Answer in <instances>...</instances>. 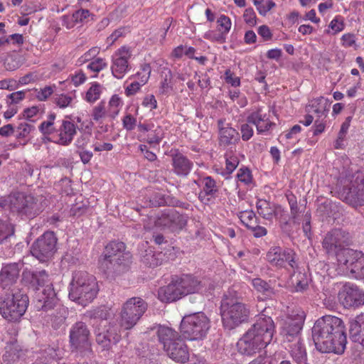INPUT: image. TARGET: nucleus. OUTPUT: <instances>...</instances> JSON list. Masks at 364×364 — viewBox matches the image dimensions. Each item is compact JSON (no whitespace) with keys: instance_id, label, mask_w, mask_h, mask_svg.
I'll use <instances>...</instances> for the list:
<instances>
[{"instance_id":"nucleus-62","label":"nucleus","mask_w":364,"mask_h":364,"mask_svg":"<svg viewBox=\"0 0 364 364\" xmlns=\"http://www.w3.org/2000/svg\"><path fill=\"white\" fill-rule=\"evenodd\" d=\"M244 21L251 25L254 26L256 24V14L253 9L248 8L245 9L243 14Z\"/></svg>"},{"instance_id":"nucleus-58","label":"nucleus","mask_w":364,"mask_h":364,"mask_svg":"<svg viewBox=\"0 0 364 364\" xmlns=\"http://www.w3.org/2000/svg\"><path fill=\"white\" fill-rule=\"evenodd\" d=\"M123 127L127 131L133 130L136 125V119L132 114H127L122 119Z\"/></svg>"},{"instance_id":"nucleus-28","label":"nucleus","mask_w":364,"mask_h":364,"mask_svg":"<svg viewBox=\"0 0 364 364\" xmlns=\"http://www.w3.org/2000/svg\"><path fill=\"white\" fill-rule=\"evenodd\" d=\"M58 132V138L55 143L62 146H68L76 134V125L70 121L63 120Z\"/></svg>"},{"instance_id":"nucleus-19","label":"nucleus","mask_w":364,"mask_h":364,"mask_svg":"<svg viewBox=\"0 0 364 364\" xmlns=\"http://www.w3.org/2000/svg\"><path fill=\"white\" fill-rule=\"evenodd\" d=\"M23 267L21 262L4 264L0 271V287L4 291L18 288L16 284Z\"/></svg>"},{"instance_id":"nucleus-13","label":"nucleus","mask_w":364,"mask_h":364,"mask_svg":"<svg viewBox=\"0 0 364 364\" xmlns=\"http://www.w3.org/2000/svg\"><path fill=\"white\" fill-rule=\"evenodd\" d=\"M352 238L350 233L342 229H333L327 232L323 240L322 246L326 254L336 257L344 250L350 249Z\"/></svg>"},{"instance_id":"nucleus-8","label":"nucleus","mask_w":364,"mask_h":364,"mask_svg":"<svg viewBox=\"0 0 364 364\" xmlns=\"http://www.w3.org/2000/svg\"><path fill=\"white\" fill-rule=\"evenodd\" d=\"M69 298L85 306L93 301L98 292L95 278L84 271H76L70 283Z\"/></svg>"},{"instance_id":"nucleus-41","label":"nucleus","mask_w":364,"mask_h":364,"mask_svg":"<svg viewBox=\"0 0 364 364\" xmlns=\"http://www.w3.org/2000/svg\"><path fill=\"white\" fill-rule=\"evenodd\" d=\"M55 114L51 113L48 115V120L43 121L39 126V130L43 135H50L55 132L54 120Z\"/></svg>"},{"instance_id":"nucleus-18","label":"nucleus","mask_w":364,"mask_h":364,"mask_svg":"<svg viewBox=\"0 0 364 364\" xmlns=\"http://www.w3.org/2000/svg\"><path fill=\"white\" fill-rule=\"evenodd\" d=\"M188 217L173 209L164 210L155 220L156 227L168 229L171 232L182 230L187 224Z\"/></svg>"},{"instance_id":"nucleus-57","label":"nucleus","mask_w":364,"mask_h":364,"mask_svg":"<svg viewBox=\"0 0 364 364\" xmlns=\"http://www.w3.org/2000/svg\"><path fill=\"white\" fill-rule=\"evenodd\" d=\"M107 67V63L102 58H98L92 61L88 65L87 68L95 73H99Z\"/></svg>"},{"instance_id":"nucleus-29","label":"nucleus","mask_w":364,"mask_h":364,"mask_svg":"<svg viewBox=\"0 0 364 364\" xmlns=\"http://www.w3.org/2000/svg\"><path fill=\"white\" fill-rule=\"evenodd\" d=\"M142 316H139L138 314L132 313L128 310H126L124 307L122 306L120 314H119V320L117 323L119 325V328L121 331L123 330H129L132 329L139 321L141 319Z\"/></svg>"},{"instance_id":"nucleus-47","label":"nucleus","mask_w":364,"mask_h":364,"mask_svg":"<svg viewBox=\"0 0 364 364\" xmlns=\"http://www.w3.org/2000/svg\"><path fill=\"white\" fill-rule=\"evenodd\" d=\"M35 129V127L33 124L28 123H21L17 127L18 134L16 135L17 139L25 138Z\"/></svg>"},{"instance_id":"nucleus-21","label":"nucleus","mask_w":364,"mask_h":364,"mask_svg":"<svg viewBox=\"0 0 364 364\" xmlns=\"http://www.w3.org/2000/svg\"><path fill=\"white\" fill-rule=\"evenodd\" d=\"M304 316L302 314L291 315L284 321L282 327V334L288 342L294 339L298 340L300 331L302 328Z\"/></svg>"},{"instance_id":"nucleus-24","label":"nucleus","mask_w":364,"mask_h":364,"mask_svg":"<svg viewBox=\"0 0 364 364\" xmlns=\"http://www.w3.org/2000/svg\"><path fill=\"white\" fill-rule=\"evenodd\" d=\"M177 279L172 280L167 286L161 287L158 291V298L163 302L175 301L183 296Z\"/></svg>"},{"instance_id":"nucleus-11","label":"nucleus","mask_w":364,"mask_h":364,"mask_svg":"<svg viewBox=\"0 0 364 364\" xmlns=\"http://www.w3.org/2000/svg\"><path fill=\"white\" fill-rule=\"evenodd\" d=\"M336 191L338 198L346 203L353 207L364 205L363 178H341L336 184Z\"/></svg>"},{"instance_id":"nucleus-61","label":"nucleus","mask_w":364,"mask_h":364,"mask_svg":"<svg viewBox=\"0 0 364 364\" xmlns=\"http://www.w3.org/2000/svg\"><path fill=\"white\" fill-rule=\"evenodd\" d=\"M36 92V97L41 101H45L53 94V88L51 86H46Z\"/></svg>"},{"instance_id":"nucleus-44","label":"nucleus","mask_w":364,"mask_h":364,"mask_svg":"<svg viewBox=\"0 0 364 364\" xmlns=\"http://www.w3.org/2000/svg\"><path fill=\"white\" fill-rule=\"evenodd\" d=\"M14 234V227L7 222H2L0 220V244L9 237Z\"/></svg>"},{"instance_id":"nucleus-23","label":"nucleus","mask_w":364,"mask_h":364,"mask_svg":"<svg viewBox=\"0 0 364 364\" xmlns=\"http://www.w3.org/2000/svg\"><path fill=\"white\" fill-rule=\"evenodd\" d=\"M177 280L183 296L191 294L202 293L205 291L204 289L205 281L200 280L193 275L183 274Z\"/></svg>"},{"instance_id":"nucleus-64","label":"nucleus","mask_w":364,"mask_h":364,"mask_svg":"<svg viewBox=\"0 0 364 364\" xmlns=\"http://www.w3.org/2000/svg\"><path fill=\"white\" fill-rule=\"evenodd\" d=\"M142 105L149 108L150 110L156 109L157 107V102L154 95H148L145 96L142 102Z\"/></svg>"},{"instance_id":"nucleus-20","label":"nucleus","mask_w":364,"mask_h":364,"mask_svg":"<svg viewBox=\"0 0 364 364\" xmlns=\"http://www.w3.org/2000/svg\"><path fill=\"white\" fill-rule=\"evenodd\" d=\"M90 330L82 321L74 323L70 331V343L74 349H81L89 346Z\"/></svg>"},{"instance_id":"nucleus-38","label":"nucleus","mask_w":364,"mask_h":364,"mask_svg":"<svg viewBox=\"0 0 364 364\" xmlns=\"http://www.w3.org/2000/svg\"><path fill=\"white\" fill-rule=\"evenodd\" d=\"M58 358L56 350L54 348L48 347L45 349L33 364H52Z\"/></svg>"},{"instance_id":"nucleus-42","label":"nucleus","mask_w":364,"mask_h":364,"mask_svg":"<svg viewBox=\"0 0 364 364\" xmlns=\"http://www.w3.org/2000/svg\"><path fill=\"white\" fill-rule=\"evenodd\" d=\"M265 115L262 114L261 109H258L257 111L251 113L247 118V122L256 126L258 132H262L263 127L259 125L261 122L265 117Z\"/></svg>"},{"instance_id":"nucleus-63","label":"nucleus","mask_w":364,"mask_h":364,"mask_svg":"<svg viewBox=\"0 0 364 364\" xmlns=\"http://www.w3.org/2000/svg\"><path fill=\"white\" fill-rule=\"evenodd\" d=\"M329 27L334 31L335 33L341 31L344 28V24L342 18L341 16H337L333 18L331 21Z\"/></svg>"},{"instance_id":"nucleus-3","label":"nucleus","mask_w":364,"mask_h":364,"mask_svg":"<svg viewBox=\"0 0 364 364\" xmlns=\"http://www.w3.org/2000/svg\"><path fill=\"white\" fill-rule=\"evenodd\" d=\"M250 314V308L242 302L240 294L234 288L228 289L220 304V314L224 327L230 330L236 328L248 321Z\"/></svg>"},{"instance_id":"nucleus-59","label":"nucleus","mask_w":364,"mask_h":364,"mask_svg":"<svg viewBox=\"0 0 364 364\" xmlns=\"http://www.w3.org/2000/svg\"><path fill=\"white\" fill-rule=\"evenodd\" d=\"M250 124V123L247 122V123L242 124L241 125L240 132L243 141H248L253 135V128Z\"/></svg>"},{"instance_id":"nucleus-48","label":"nucleus","mask_w":364,"mask_h":364,"mask_svg":"<svg viewBox=\"0 0 364 364\" xmlns=\"http://www.w3.org/2000/svg\"><path fill=\"white\" fill-rule=\"evenodd\" d=\"M73 21L75 24L79 23H84L90 16V12L87 9H79L73 14Z\"/></svg>"},{"instance_id":"nucleus-52","label":"nucleus","mask_w":364,"mask_h":364,"mask_svg":"<svg viewBox=\"0 0 364 364\" xmlns=\"http://www.w3.org/2000/svg\"><path fill=\"white\" fill-rule=\"evenodd\" d=\"M73 101V97L70 95H56L55 102L56 105L60 108H65L68 107Z\"/></svg>"},{"instance_id":"nucleus-46","label":"nucleus","mask_w":364,"mask_h":364,"mask_svg":"<svg viewBox=\"0 0 364 364\" xmlns=\"http://www.w3.org/2000/svg\"><path fill=\"white\" fill-rule=\"evenodd\" d=\"M151 66L149 63L141 65V70L136 73L142 85H145L149 80L151 75Z\"/></svg>"},{"instance_id":"nucleus-22","label":"nucleus","mask_w":364,"mask_h":364,"mask_svg":"<svg viewBox=\"0 0 364 364\" xmlns=\"http://www.w3.org/2000/svg\"><path fill=\"white\" fill-rule=\"evenodd\" d=\"M129 49L122 47L118 49L112 57L111 70L113 76L122 79L129 69L128 60L131 58Z\"/></svg>"},{"instance_id":"nucleus-37","label":"nucleus","mask_w":364,"mask_h":364,"mask_svg":"<svg viewBox=\"0 0 364 364\" xmlns=\"http://www.w3.org/2000/svg\"><path fill=\"white\" fill-rule=\"evenodd\" d=\"M203 191L199 193V198L202 199L206 196H213L218 192V187L215 181L210 176H206L203 178Z\"/></svg>"},{"instance_id":"nucleus-12","label":"nucleus","mask_w":364,"mask_h":364,"mask_svg":"<svg viewBox=\"0 0 364 364\" xmlns=\"http://www.w3.org/2000/svg\"><path fill=\"white\" fill-rule=\"evenodd\" d=\"M210 320L202 312L183 316L181 322V332L187 339L193 341L203 339L210 328Z\"/></svg>"},{"instance_id":"nucleus-10","label":"nucleus","mask_w":364,"mask_h":364,"mask_svg":"<svg viewBox=\"0 0 364 364\" xmlns=\"http://www.w3.org/2000/svg\"><path fill=\"white\" fill-rule=\"evenodd\" d=\"M101 260L102 268L115 272L126 271L132 263V255L126 251V245L122 242L112 241L107 244Z\"/></svg>"},{"instance_id":"nucleus-40","label":"nucleus","mask_w":364,"mask_h":364,"mask_svg":"<svg viewBox=\"0 0 364 364\" xmlns=\"http://www.w3.org/2000/svg\"><path fill=\"white\" fill-rule=\"evenodd\" d=\"M240 221L247 228H252L257 221L255 213L252 210L240 211L237 214Z\"/></svg>"},{"instance_id":"nucleus-30","label":"nucleus","mask_w":364,"mask_h":364,"mask_svg":"<svg viewBox=\"0 0 364 364\" xmlns=\"http://www.w3.org/2000/svg\"><path fill=\"white\" fill-rule=\"evenodd\" d=\"M172 164L174 172L178 176H187L193 166V163L181 154L172 156Z\"/></svg>"},{"instance_id":"nucleus-51","label":"nucleus","mask_w":364,"mask_h":364,"mask_svg":"<svg viewBox=\"0 0 364 364\" xmlns=\"http://www.w3.org/2000/svg\"><path fill=\"white\" fill-rule=\"evenodd\" d=\"M90 137L91 134L88 132H84L79 136L75 142V145L77 150L85 149L90 142Z\"/></svg>"},{"instance_id":"nucleus-7","label":"nucleus","mask_w":364,"mask_h":364,"mask_svg":"<svg viewBox=\"0 0 364 364\" xmlns=\"http://www.w3.org/2000/svg\"><path fill=\"white\" fill-rule=\"evenodd\" d=\"M157 336L168 358L181 363H185L189 360L188 347L178 332L167 326H160Z\"/></svg>"},{"instance_id":"nucleus-27","label":"nucleus","mask_w":364,"mask_h":364,"mask_svg":"<svg viewBox=\"0 0 364 364\" xmlns=\"http://www.w3.org/2000/svg\"><path fill=\"white\" fill-rule=\"evenodd\" d=\"M218 127L219 144L220 146H228L236 144L240 140L239 132L228 124L224 127L223 122L221 119L218 121Z\"/></svg>"},{"instance_id":"nucleus-55","label":"nucleus","mask_w":364,"mask_h":364,"mask_svg":"<svg viewBox=\"0 0 364 364\" xmlns=\"http://www.w3.org/2000/svg\"><path fill=\"white\" fill-rule=\"evenodd\" d=\"M217 23H218V26L223 29V31L220 32L224 33V34L226 36L231 28V21L230 18L225 15H221L218 18Z\"/></svg>"},{"instance_id":"nucleus-1","label":"nucleus","mask_w":364,"mask_h":364,"mask_svg":"<svg viewBox=\"0 0 364 364\" xmlns=\"http://www.w3.org/2000/svg\"><path fill=\"white\" fill-rule=\"evenodd\" d=\"M311 333L318 351L337 354L344 352L347 338L344 323L340 318L331 315L319 318L314 323Z\"/></svg>"},{"instance_id":"nucleus-9","label":"nucleus","mask_w":364,"mask_h":364,"mask_svg":"<svg viewBox=\"0 0 364 364\" xmlns=\"http://www.w3.org/2000/svg\"><path fill=\"white\" fill-rule=\"evenodd\" d=\"M0 207L3 210H9L19 215L33 218L41 212L38 200L32 196L22 193H14L0 197Z\"/></svg>"},{"instance_id":"nucleus-16","label":"nucleus","mask_w":364,"mask_h":364,"mask_svg":"<svg viewBox=\"0 0 364 364\" xmlns=\"http://www.w3.org/2000/svg\"><path fill=\"white\" fill-rule=\"evenodd\" d=\"M267 259L277 267H284L289 271L298 268L297 255L291 249L282 250L280 247H272L267 253Z\"/></svg>"},{"instance_id":"nucleus-53","label":"nucleus","mask_w":364,"mask_h":364,"mask_svg":"<svg viewBox=\"0 0 364 364\" xmlns=\"http://www.w3.org/2000/svg\"><path fill=\"white\" fill-rule=\"evenodd\" d=\"M105 116L106 112L105 103L102 102L97 106L94 107L92 113V117L95 121L100 122Z\"/></svg>"},{"instance_id":"nucleus-26","label":"nucleus","mask_w":364,"mask_h":364,"mask_svg":"<svg viewBox=\"0 0 364 364\" xmlns=\"http://www.w3.org/2000/svg\"><path fill=\"white\" fill-rule=\"evenodd\" d=\"M256 207L258 213L266 220H270L274 216L277 218L279 215L282 216L284 214V210L280 205L272 204L266 200H258Z\"/></svg>"},{"instance_id":"nucleus-25","label":"nucleus","mask_w":364,"mask_h":364,"mask_svg":"<svg viewBox=\"0 0 364 364\" xmlns=\"http://www.w3.org/2000/svg\"><path fill=\"white\" fill-rule=\"evenodd\" d=\"M349 336L353 342L364 346V313L350 321Z\"/></svg>"},{"instance_id":"nucleus-54","label":"nucleus","mask_w":364,"mask_h":364,"mask_svg":"<svg viewBox=\"0 0 364 364\" xmlns=\"http://www.w3.org/2000/svg\"><path fill=\"white\" fill-rule=\"evenodd\" d=\"M204 38L212 41L223 43L225 42L226 36L222 32L216 33L213 31H209L205 34Z\"/></svg>"},{"instance_id":"nucleus-31","label":"nucleus","mask_w":364,"mask_h":364,"mask_svg":"<svg viewBox=\"0 0 364 364\" xmlns=\"http://www.w3.org/2000/svg\"><path fill=\"white\" fill-rule=\"evenodd\" d=\"M126 310L142 316L148 309V304L141 297H132L122 305Z\"/></svg>"},{"instance_id":"nucleus-14","label":"nucleus","mask_w":364,"mask_h":364,"mask_svg":"<svg viewBox=\"0 0 364 364\" xmlns=\"http://www.w3.org/2000/svg\"><path fill=\"white\" fill-rule=\"evenodd\" d=\"M58 238L53 231H46L33 242L31 255L41 262L50 260L57 251Z\"/></svg>"},{"instance_id":"nucleus-17","label":"nucleus","mask_w":364,"mask_h":364,"mask_svg":"<svg viewBox=\"0 0 364 364\" xmlns=\"http://www.w3.org/2000/svg\"><path fill=\"white\" fill-rule=\"evenodd\" d=\"M338 299L346 309L357 308L364 304V291L356 284L347 282L339 290Z\"/></svg>"},{"instance_id":"nucleus-39","label":"nucleus","mask_w":364,"mask_h":364,"mask_svg":"<svg viewBox=\"0 0 364 364\" xmlns=\"http://www.w3.org/2000/svg\"><path fill=\"white\" fill-rule=\"evenodd\" d=\"M172 73L170 70H167L165 73L164 78L161 82L160 87L159 88V94L161 95H168L173 90L172 85Z\"/></svg>"},{"instance_id":"nucleus-35","label":"nucleus","mask_w":364,"mask_h":364,"mask_svg":"<svg viewBox=\"0 0 364 364\" xmlns=\"http://www.w3.org/2000/svg\"><path fill=\"white\" fill-rule=\"evenodd\" d=\"M291 276V284L294 287L296 291H303L309 287V279L305 273L296 272L295 269Z\"/></svg>"},{"instance_id":"nucleus-50","label":"nucleus","mask_w":364,"mask_h":364,"mask_svg":"<svg viewBox=\"0 0 364 364\" xmlns=\"http://www.w3.org/2000/svg\"><path fill=\"white\" fill-rule=\"evenodd\" d=\"M289 203L291 209V215L293 220V223L296 225L299 224V221L298 220V213L299 208L297 205V201L295 199V197L292 196L291 198H288Z\"/></svg>"},{"instance_id":"nucleus-5","label":"nucleus","mask_w":364,"mask_h":364,"mask_svg":"<svg viewBox=\"0 0 364 364\" xmlns=\"http://www.w3.org/2000/svg\"><path fill=\"white\" fill-rule=\"evenodd\" d=\"M23 280L35 291L43 289L38 294L37 308L48 312L57 306L58 297L53 284L48 279V274L45 270L31 272L25 270L22 273Z\"/></svg>"},{"instance_id":"nucleus-34","label":"nucleus","mask_w":364,"mask_h":364,"mask_svg":"<svg viewBox=\"0 0 364 364\" xmlns=\"http://www.w3.org/2000/svg\"><path fill=\"white\" fill-rule=\"evenodd\" d=\"M53 312L50 314L52 326L57 329L65 322L68 314L67 309L57 303L54 309H50ZM48 311H50L48 310Z\"/></svg>"},{"instance_id":"nucleus-15","label":"nucleus","mask_w":364,"mask_h":364,"mask_svg":"<svg viewBox=\"0 0 364 364\" xmlns=\"http://www.w3.org/2000/svg\"><path fill=\"white\" fill-rule=\"evenodd\" d=\"M338 264L348 271L355 279L364 278V254L353 249L344 250L338 254Z\"/></svg>"},{"instance_id":"nucleus-45","label":"nucleus","mask_w":364,"mask_h":364,"mask_svg":"<svg viewBox=\"0 0 364 364\" xmlns=\"http://www.w3.org/2000/svg\"><path fill=\"white\" fill-rule=\"evenodd\" d=\"M100 85L95 82L87 91L86 100L89 102H94L100 98Z\"/></svg>"},{"instance_id":"nucleus-60","label":"nucleus","mask_w":364,"mask_h":364,"mask_svg":"<svg viewBox=\"0 0 364 364\" xmlns=\"http://www.w3.org/2000/svg\"><path fill=\"white\" fill-rule=\"evenodd\" d=\"M26 91H18L8 95V104H18L25 98Z\"/></svg>"},{"instance_id":"nucleus-33","label":"nucleus","mask_w":364,"mask_h":364,"mask_svg":"<svg viewBox=\"0 0 364 364\" xmlns=\"http://www.w3.org/2000/svg\"><path fill=\"white\" fill-rule=\"evenodd\" d=\"M165 255L161 252H156L151 249L146 250L141 255V262L146 266L154 268L161 265Z\"/></svg>"},{"instance_id":"nucleus-2","label":"nucleus","mask_w":364,"mask_h":364,"mask_svg":"<svg viewBox=\"0 0 364 364\" xmlns=\"http://www.w3.org/2000/svg\"><path fill=\"white\" fill-rule=\"evenodd\" d=\"M274 323L269 316H261L237 343L240 353L253 356L272 340Z\"/></svg>"},{"instance_id":"nucleus-36","label":"nucleus","mask_w":364,"mask_h":364,"mask_svg":"<svg viewBox=\"0 0 364 364\" xmlns=\"http://www.w3.org/2000/svg\"><path fill=\"white\" fill-rule=\"evenodd\" d=\"M252 283L254 288L266 297H272L274 294V288L270 282H267L260 278H255Z\"/></svg>"},{"instance_id":"nucleus-43","label":"nucleus","mask_w":364,"mask_h":364,"mask_svg":"<svg viewBox=\"0 0 364 364\" xmlns=\"http://www.w3.org/2000/svg\"><path fill=\"white\" fill-rule=\"evenodd\" d=\"M317 105L313 104L312 107L314 108V112L315 113H317L318 115V117H323L326 118L327 116V113L329 110V105L327 103V101L323 98L321 97V99L318 100Z\"/></svg>"},{"instance_id":"nucleus-49","label":"nucleus","mask_w":364,"mask_h":364,"mask_svg":"<svg viewBox=\"0 0 364 364\" xmlns=\"http://www.w3.org/2000/svg\"><path fill=\"white\" fill-rule=\"evenodd\" d=\"M163 139V132L160 128L147 135L146 141L151 145H158Z\"/></svg>"},{"instance_id":"nucleus-32","label":"nucleus","mask_w":364,"mask_h":364,"mask_svg":"<svg viewBox=\"0 0 364 364\" xmlns=\"http://www.w3.org/2000/svg\"><path fill=\"white\" fill-rule=\"evenodd\" d=\"M289 348L291 356L297 364H308L306 348L301 338H298Z\"/></svg>"},{"instance_id":"nucleus-6","label":"nucleus","mask_w":364,"mask_h":364,"mask_svg":"<svg viewBox=\"0 0 364 364\" xmlns=\"http://www.w3.org/2000/svg\"><path fill=\"white\" fill-rule=\"evenodd\" d=\"M29 305L26 292L14 288L0 295V314L9 322H18L25 314Z\"/></svg>"},{"instance_id":"nucleus-4","label":"nucleus","mask_w":364,"mask_h":364,"mask_svg":"<svg viewBox=\"0 0 364 364\" xmlns=\"http://www.w3.org/2000/svg\"><path fill=\"white\" fill-rule=\"evenodd\" d=\"M90 318L100 321L95 327L96 341L102 350H109L121 339L120 330L117 322L107 323L110 316L109 309L105 306H98L87 312Z\"/></svg>"},{"instance_id":"nucleus-56","label":"nucleus","mask_w":364,"mask_h":364,"mask_svg":"<svg viewBox=\"0 0 364 364\" xmlns=\"http://www.w3.org/2000/svg\"><path fill=\"white\" fill-rule=\"evenodd\" d=\"M285 213L281 216L277 218L280 223V228L282 231L286 233L287 235H290L293 232V228L291 224L287 220V217H284Z\"/></svg>"}]
</instances>
